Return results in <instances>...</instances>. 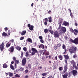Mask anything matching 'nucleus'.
I'll return each mask as SVG.
<instances>
[{"label": "nucleus", "instance_id": "nucleus-1", "mask_svg": "<svg viewBox=\"0 0 78 78\" xmlns=\"http://www.w3.org/2000/svg\"><path fill=\"white\" fill-rule=\"evenodd\" d=\"M77 50V48L76 47H72L71 48L69 49V51L71 55L73 53H74L75 54L73 55V58H77V55H76V51Z\"/></svg>", "mask_w": 78, "mask_h": 78}, {"label": "nucleus", "instance_id": "nucleus-2", "mask_svg": "<svg viewBox=\"0 0 78 78\" xmlns=\"http://www.w3.org/2000/svg\"><path fill=\"white\" fill-rule=\"evenodd\" d=\"M31 50L33 51L31 53V55H34L35 53H37V54H38L39 53V52H38V51H37V50L36 48H32Z\"/></svg>", "mask_w": 78, "mask_h": 78}, {"label": "nucleus", "instance_id": "nucleus-3", "mask_svg": "<svg viewBox=\"0 0 78 78\" xmlns=\"http://www.w3.org/2000/svg\"><path fill=\"white\" fill-rule=\"evenodd\" d=\"M66 28L64 27H62L59 30L60 33H65L66 32Z\"/></svg>", "mask_w": 78, "mask_h": 78}, {"label": "nucleus", "instance_id": "nucleus-4", "mask_svg": "<svg viewBox=\"0 0 78 78\" xmlns=\"http://www.w3.org/2000/svg\"><path fill=\"white\" fill-rule=\"evenodd\" d=\"M53 35L55 38H56V37H59V34L56 31L54 32Z\"/></svg>", "mask_w": 78, "mask_h": 78}, {"label": "nucleus", "instance_id": "nucleus-5", "mask_svg": "<svg viewBox=\"0 0 78 78\" xmlns=\"http://www.w3.org/2000/svg\"><path fill=\"white\" fill-rule=\"evenodd\" d=\"M27 27L29 28V30L31 31H33V28H34V26L33 25H31L29 23L28 24Z\"/></svg>", "mask_w": 78, "mask_h": 78}, {"label": "nucleus", "instance_id": "nucleus-6", "mask_svg": "<svg viewBox=\"0 0 78 78\" xmlns=\"http://www.w3.org/2000/svg\"><path fill=\"white\" fill-rule=\"evenodd\" d=\"M4 46L5 44L3 43V42H2V43L0 45V49L1 51H3V49H4Z\"/></svg>", "mask_w": 78, "mask_h": 78}, {"label": "nucleus", "instance_id": "nucleus-7", "mask_svg": "<svg viewBox=\"0 0 78 78\" xmlns=\"http://www.w3.org/2000/svg\"><path fill=\"white\" fill-rule=\"evenodd\" d=\"M4 46L5 44L3 43V42H2V43L0 45V49L1 51H3V49H4Z\"/></svg>", "mask_w": 78, "mask_h": 78}, {"label": "nucleus", "instance_id": "nucleus-8", "mask_svg": "<svg viewBox=\"0 0 78 78\" xmlns=\"http://www.w3.org/2000/svg\"><path fill=\"white\" fill-rule=\"evenodd\" d=\"M22 66H24L26 64L27 62V58H23L22 60Z\"/></svg>", "mask_w": 78, "mask_h": 78}, {"label": "nucleus", "instance_id": "nucleus-9", "mask_svg": "<svg viewBox=\"0 0 78 78\" xmlns=\"http://www.w3.org/2000/svg\"><path fill=\"white\" fill-rule=\"evenodd\" d=\"M14 47L13 46H11L8 49V51L11 53H12V52L14 51Z\"/></svg>", "mask_w": 78, "mask_h": 78}, {"label": "nucleus", "instance_id": "nucleus-10", "mask_svg": "<svg viewBox=\"0 0 78 78\" xmlns=\"http://www.w3.org/2000/svg\"><path fill=\"white\" fill-rule=\"evenodd\" d=\"M77 70H73L72 71V73L73 76H76L77 75Z\"/></svg>", "mask_w": 78, "mask_h": 78}, {"label": "nucleus", "instance_id": "nucleus-11", "mask_svg": "<svg viewBox=\"0 0 78 78\" xmlns=\"http://www.w3.org/2000/svg\"><path fill=\"white\" fill-rule=\"evenodd\" d=\"M49 27L50 30V29H48L49 32V33H50L51 34H53V33L54 32H53V30H52V27H51V26H50Z\"/></svg>", "mask_w": 78, "mask_h": 78}, {"label": "nucleus", "instance_id": "nucleus-12", "mask_svg": "<svg viewBox=\"0 0 78 78\" xmlns=\"http://www.w3.org/2000/svg\"><path fill=\"white\" fill-rule=\"evenodd\" d=\"M62 25H64L67 27H68L69 26V23L66 21H64L63 22V23L62 24Z\"/></svg>", "mask_w": 78, "mask_h": 78}, {"label": "nucleus", "instance_id": "nucleus-13", "mask_svg": "<svg viewBox=\"0 0 78 78\" xmlns=\"http://www.w3.org/2000/svg\"><path fill=\"white\" fill-rule=\"evenodd\" d=\"M67 65L66 64L64 66V69L63 73H66L67 72Z\"/></svg>", "mask_w": 78, "mask_h": 78}, {"label": "nucleus", "instance_id": "nucleus-14", "mask_svg": "<svg viewBox=\"0 0 78 78\" xmlns=\"http://www.w3.org/2000/svg\"><path fill=\"white\" fill-rule=\"evenodd\" d=\"M44 20V24L45 25H47V22H48V18H46L45 19H43V20Z\"/></svg>", "mask_w": 78, "mask_h": 78}, {"label": "nucleus", "instance_id": "nucleus-15", "mask_svg": "<svg viewBox=\"0 0 78 78\" xmlns=\"http://www.w3.org/2000/svg\"><path fill=\"white\" fill-rule=\"evenodd\" d=\"M74 34L75 35V36H77V34H78V30L76 29H74Z\"/></svg>", "mask_w": 78, "mask_h": 78}, {"label": "nucleus", "instance_id": "nucleus-16", "mask_svg": "<svg viewBox=\"0 0 78 78\" xmlns=\"http://www.w3.org/2000/svg\"><path fill=\"white\" fill-rule=\"evenodd\" d=\"M74 43L75 44H78V38H76L74 39Z\"/></svg>", "mask_w": 78, "mask_h": 78}, {"label": "nucleus", "instance_id": "nucleus-17", "mask_svg": "<svg viewBox=\"0 0 78 78\" xmlns=\"http://www.w3.org/2000/svg\"><path fill=\"white\" fill-rule=\"evenodd\" d=\"M64 56L65 59H67V60L69 59V56L68 55H64Z\"/></svg>", "mask_w": 78, "mask_h": 78}, {"label": "nucleus", "instance_id": "nucleus-18", "mask_svg": "<svg viewBox=\"0 0 78 78\" xmlns=\"http://www.w3.org/2000/svg\"><path fill=\"white\" fill-rule=\"evenodd\" d=\"M38 47L39 48H41L44 49V45L43 44H41L40 45H38Z\"/></svg>", "mask_w": 78, "mask_h": 78}, {"label": "nucleus", "instance_id": "nucleus-19", "mask_svg": "<svg viewBox=\"0 0 78 78\" xmlns=\"http://www.w3.org/2000/svg\"><path fill=\"white\" fill-rule=\"evenodd\" d=\"M73 67H74L76 70H78V68L77 67V66H76V63H74L73 64Z\"/></svg>", "mask_w": 78, "mask_h": 78}, {"label": "nucleus", "instance_id": "nucleus-20", "mask_svg": "<svg viewBox=\"0 0 78 78\" xmlns=\"http://www.w3.org/2000/svg\"><path fill=\"white\" fill-rule=\"evenodd\" d=\"M6 48H8L11 46V44L9 43V42H8L6 45Z\"/></svg>", "mask_w": 78, "mask_h": 78}, {"label": "nucleus", "instance_id": "nucleus-21", "mask_svg": "<svg viewBox=\"0 0 78 78\" xmlns=\"http://www.w3.org/2000/svg\"><path fill=\"white\" fill-rule=\"evenodd\" d=\"M16 48L18 51H20V50H21V47H20V46H18L16 47Z\"/></svg>", "mask_w": 78, "mask_h": 78}, {"label": "nucleus", "instance_id": "nucleus-22", "mask_svg": "<svg viewBox=\"0 0 78 78\" xmlns=\"http://www.w3.org/2000/svg\"><path fill=\"white\" fill-rule=\"evenodd\" d=\"M27 42H30V43H32V42H33L32 40L30 38H27Z\"/></svg>", "mask_w": 78, "mask_h": 78}, {"label": "nucleus", "instance_id": "nucleus-23", "mask_svg": "<svg viewBox=\"0 0 78 78\" xmlns=\"http://www.w3.org/2000/svg\"><path fill=\"white\" fill-rule=\"evenodd\" d=\"M58 58H59L60 60H61V61H62V60L63 59V57H62V56L61 55L58 56Z\"/></svg>", "mask_w": 78, "mask_h": 78}, {"label": "nucleus", "instance_id": "nucleus-24", "mask_svg": "<svg viewBox=\"0 0 78 78\" xmlns=\"http://www.w3.org/2000/svg\"><path fill=\"white\" fill-rule=\"evenodd\" d=\"M68 75V74H66V73H65L63 76V78H67Z\"/></svg>", "mask_w": 78, "mask_h": 78}, {"label": "nucleus", "instance_id": "nucleus-25", "mask_svg": "<svg viewBox=\"0 0 78 78\" xmlns=\"http://www.w3.org/2000/svg\"><path fill=\"white\" fill-rule=\"evenodd\" d=\"M26 34V30H23L22 31V33L21 34L22 36H23V35H25Z\"/></svg>", "mask_w": 78, "mask_h": 78}, {"label": "nucleus", "instance_id": "nucleus-26", "mask_svg": "<svg viewBox=\"0 0 78 78\" xmlns=\"http://www.w3.org/2000/svg\"><path fill=\"white\" fill-rule=\"evenodd\" d=\"M48 19L49 20L48 21L50 23H51V22H52V19L51 18V16L48 17Z\"/></svg>", "mask_w": 78, "mask_h": 78}, {"label": "nucleus", "instance_id": "nucleus-27", "mask_svg": "<svg viewBox=\"0 0 78 78\" xmlns=\"http://www.w3.org/2000/svg\"><path fill=\"white\" fill-rule=\"evenodd\" d=\"M54 48L55 50H58V47L56 45H55L54 47Z\"/></svg>", "mask_w": 78, "mask_h": 78}, {"label": "nucleus", "instance_id": "nucleus-28", "mask_svg": "<svg viewBox=\"0 0 78 78\" xmlns=\"http://www.w3.org/2000/svg\"><path fill=\"white\" fill-rule=\"evenodd\" d=\"M47 73H43L41 75H42L43 76H46L47 75Z\"/></svg>", "mask_w": 78, "mask_h": 78}, {"label": "nucleus", "instance_id": "nucleus-29", "mask_svg": "<svg viewBox=\"0 0 78 78\" xmlns=\"http://www.w3.org/2000/svg\"><path fill=\"white\" fill-rule=\"evenodd\" d=\"M62 48L64 50L65 49H66V45L64 44H63L62 46Z\"/></svg>", "mask_w": 78, "mask_h": 78}, {"label": "nucleus", "instance_id": "nucleus-30", "mask_svg": "<svg viewBox=\"0 0 78 78\" xmlns=\"http://www.w3.org/2000/svg\"><path fill=\"white\" fill-rule=\"evenodd\" d=\"M44 55L45 56H47V55H50V53L48 51H46L44 53Z\"/></svg>", "mask_w": 78, "mask_h": 78}, {"label": "nucleus", "instance_id": "nucleus-31", "mask_svg": "<svg viewBox=\"0 0 78 78\" xmlns=\"http://www.w3.org/2000/svg\"><path fill=\"white\" fill-rule=\"evenodd\" d=\"M10 68L11 69H12V70H14V66H13L12 64H10Z\"/></svg>", "mask_w": 78, "mask_h": 78}, {"label": "nucleus", "instance_id": "nucleus-32", "mask_svg": "<svg viewBox=\"0 0 78 78\" xmlns=\"http://www.w3.org/2000/svg\"><path fill=\"white\" fill-rule=\"evenodd\" d=\"M44 32L45 33H47L48 32V30L47 29H44Z\"/></svg>", "mask_w": 78, "mask_h": 78}, {"label": "nucleus", "instance_id": "nucleus-33", "mask_svg": "<svg viewBox=\"0 0 78 78\" xmlns=\"http://www.w3.org/2000/svg\"><path fill=\"white\" fill-rule=\"evenodd\" d=\"M70 30L71 33H74V30H73L72 27L70 28Z\"/></svg>", "mask_w": 78, "mask_h": 78}, {"label": "nucleus", "instance_id": "nucleus-34", "mask_svg": "<svg viewBox=\"0 0 78 78\" xmlns=\"http://www.w3.org/2000/svg\"><path fill=\"white\" fill-rule=\"evenodd\" d=\"M19 70L21 72H22L24 70V68H22V67H21L19 69Z\"/></svg>", "mask_w": 78, "mask_h": 78}, {"label": "nucleus", "instance_id": "nucleus-35", "mask_svg": "<svg viewBox=\"0 0 78 78\" xmlns=\"http://www.w3.org/2000/svg\"><path fill=\"white\" fill-rule=\"evenodd\" d=\"M62 23V20H61L58 21V24L60 25L61 23Z\"/></svg>", "mask_w": 78, "mask_h": 78}, {"label": "nucleus", "instance_id": "nucleus-36", "mask_svg": "<svg viewBox=\"0 0 78 78\" xmlns=\"http://www.w3.org/2000/svg\"><path fill=\"white\" fill-rule=\"evenodd\" d=\"M2 35L3 36H7V34L5 32H3L2 34Z\"/></svg>", "mask_w": 78, "mask_h": 78}, {"label": "nucleus", "instance_id": "nucleus-37", "mask_svg": "<svg viewBox=\"0 0 78 78\" xmlns=\"http://www.w3.org/2000/svg\"><path fill=\"white\" fill-rule=\"evenodd\" d=\"M69 41H70V42H72L73 43H74V42H75V40H73V39H72V38H70Z\"/></svg>", "mask_w": 78, "mask_h": 78}, {"label": "nucleus", "instance_id": "nucleus-38", "mask_svg": "<svg viewBox=\"0 0 78 78\" xmlns=\"http://www.w3.org/2000/svg\"><path fill=\"white\" fill-rule=\"evenodd\" d=\"M9 76H13V73H9Z\"/></svg>", "mask_w": 78, "mask_h": 78}, {"label": "nucleus", "instance_id": "nucleus-39", "mask_svg": "<svg viewBox=\"0 0 78 78\" xmlns=\"http://www.w3.org/2000/svg\"><path fill=\"white\" fill-rule=\"evenodd\" d=\"M29 52H27L26 53L25 56H26V57H28V56H29V54H28Z\"/></svg>", "mask_w": 78, "mask_h": 78}, {"label": "nucleus", "instance_id": "nucleus-40", "mask_svg": "<svg viewBox=\"0 0 78 78\" xmlns=\"http://www.w3.org/2000/svg\"><path fill=\"white\" fill-rule=\"evenodd\" d=\"M61 24H60L59 25L58 27V30H60L61 28Z\"/></svg>", "mask_w": 78, "mask_h": 78}, {"label": "nucleus", "instance_id": "nucleus-41", "mask_svg": "<svg viewBox=\"0 0 78 78\" xmlns=\"http://www.w3.org/2000/svg\"><path fill=\"white\" fill-rule=\"evenodd\" d=\"M57 46L58 47H61V44L60 43H58L57 44Z\"/></svg>", "mask_w": 78, "mask_h": 78}, {"label": "nucleus", "instance_id": "nucleus-42", "mask_svg": "<svg viewBox=\"0 0 78 78\" xmlns=\"http://www.w3.org/2000/svg\"><path fill=\"white\" fill-rule=\"evenodd\" d=\"M70 62L71 64H74L75 63V61L74 60H72L70 61Z\"/></svg>", "mask_w": 78, "mask_h": 78}, {"label": "nucleus", "instance_id": "nucleus-43", "mask_svg": "<svg viewBox=\"0 0 78 78\" xmlns=\"http://www.w3.org/2000/svg\"><path fill=\"white\" fill-rule=\"evenodd\" d=\"M15 76L19 78V77H20V75H19L18 74H16L15 75Z\"/></svg>", "mask_w": 78, "mask_h": 78}, {"label": "nucleus", "instance_id": "nucleus-44", "mask_svg": "<svg viewBox=\"0 0 78 78\" xmlns=\"http://www.w3.org/2000/svg\"><path fill=\"white\" fill-rule=\"evenodd\" d=\"M3 67L4 68H6L7 67V65L6 64H4Z\"/></svg>", "mask_w": 78, "mask_h": 78}, {"label": "nucleus", "instance_id": "nucleus-45", "mask_svg": "<svg viewBox=\"0 0 78 78\" xmlns=\"http://www.w3.org/2000/svg\"><path fill=\"white\" fill-rule=\"evenodd\" d=\"M10 42L11 43H14V40L12 39L10 41Z\"/></svg>", "mask_w": 78, "mask_h": 78}, {"label": "nucleus", "instance_id": "nucleus-46", "mask_svg": "<svg viewBox=\"0 0 78 78\" xmlns=\"http://www.w3.org/2000/svg\"><path fill=\"white\" fill-rule=\"evenodd\" d=\"M40 42L41 43H42V44H44V40L42 39L40 40Z\"/></svg>", "mask_w": 78, "mask_h": 78}, {"label": "nucleus", "instance_id": "nucleus-47", "mask_svg": "<svg viewBox=\"0 0 78 78\" xmlns=\"http://www.w3.org/2000/svg\"><path fill=\"white\" fill-rule=\"evenodd\" d=\"M12 59L14 61H15L16 60V58L15 57H13L12 58Z\"/></svg>", "mask_w": 78, "mask_h": 78}, {"label": "nucleus", "instance_id": "nucleus-48", "mask_svg": "<svg viewBox=\"0 0 78 78\" xmlns=\"http://www.w3.org/2000/svg\"><path fill=\"white\" fill-rule=\"evenodd\" d=\"M23 50L25 51H27V48L24 47L23 48Z\"/></svg>", "mask_w": 78, "mask_h": 78}, {"label": "nucleus", "instance_id": "nucleus-49", "mask_svg": "<svg viewBox=\"0 0 78 78\" xmlns=\"http://www.w3.org/2000/svg\"><path fill=\"white\" fill-rule=\"evenodd\" d=\"M63 70V68L62 67H60L59 68V70L61 71V70Z\"/></svg>", "mask_w": 78, "mask_h": 78}, {"label": "nucleus", "instance_id": "nucleus-50", "mask_svg": "<svg viewBox=\"0 0 78 78\" xmlns=\"http://www.w3.org/2000/svg\"><path fill=\"white\" fill-rule=\"evenodd\" d=\"M15 62L16 64H19V60H16L15 61Z\"/></svg>", "mask_w": 78, "mask_h": 78}, {"label": "nucleus", "instance_id": "nucleus-51", "mask_svg": "<svg viewBox=\"0 0 78 78\" xmlns=\"http://www.w3.org/2000/svg\"><path fill=\"white\" fill-rule=\"evenodd\" d=\"M70 15L71 17H72V18H73V14L72 13V12H71Z\"/></svg>", "mask_w": 78, "mask_h": 78}, {"label": "nucleus", "instance_id": "nucleus-52", "mask_svg": "<svg viewBox=\"0 0 78 78\" xmlns=\"http://www.w3.org/2000/svg\"><path fill=\"white\" fill-rule=\"evenodd\" d=\"M39 38L40 39H43V37H42L41 36H40L39 37Z\"/></svg>", "mask_w": 78, "mask_h": 78}, {"label": "nucleus", "instance_id": "nucleus-53", "mask_svg": "<svg viewBox=\"0 0 78 78\" xmlns=\"http://www.w3.org/2000/svg\"><path fill=\"white\" fill-rule=\"evenodd\" d=\"M21 58H22L23 56V52H22V51H21Z\"/></svg>", "mask_w": 78, "mask_h": 78}, {"label": "nucleus", "instance_id": "nucleus-54", "mask_svg": "<svg viewBox=\"0 0 78 78\" xmlns=\"http://www.w3.org/2000/svg\"><path fill=\"white\" fill-rule=\"evenodd\" d=\"M8 31V34L9 35H10V34H11V32L10 31V30H9Z\"/></svg>", "mask_w": 78, "mask_h": 78}, {"label": "nucleus", "instance_id": "nucleus-55", "mask_svg": "<svg viewBox=\"0 0 78 78\" xmlns=\"http://www.w3.org/2000/svg\"><path fill=\"white\" fill-rule=\"evenodd\" d=\"M24 39V37H22L20 38V40H23Z\"/></svg>", "mask_w": 78, "mask_h": 78}, {"label": "nucleus", "instance_id": "nucleus-56", "mask_svg": "<svg viewBox=\"0 0 78 78\" xmlns=\"http://www.w3.org/2000/svg\"><path fill=\"white\" fill-rule=\"evenodd\" d=\"M65 50V52L63 53V55H66V53L67 50L66 49H64Z\"/></svg>", "mask_w": 78, "mask_h": 78}, {"label": "nucleus", "instance_id": "nucleus-57", "mask_svg": "<svg viewBox=\"0 0 78 78\" xmlns=\"http://www.w3.org/2000/svg\"><path fill=\"white\" fill-rule=\"evenodd\" d=\"M48 13L49 14H51V11L49 10L48 12Z\"/></svg>", "mask_w": 78, "mask_h": 78}, {"label": "nucleus", "instance_id": "nucleus-58", "mask_svg": "<svg viewBox=\"0 0 78 78\" xmlns=\"http://www.w3.org/2000/svg\"><path fill=\"white\" fill-rule=\"evenodd\" d=\"M41 59L43 61H45V57L44 56L42 57L41 58Z\"/></svg>", "mask_w": 78, "mask_h": 78}, {"label": "nucleus", "instance_id": "nucleus-59", "mask_svg": "<svg viewBox=\"0 0 78 78\" xmlns=\"http://www.w3.org/2000/svg\"><path fill=\"white\" fill-rule=\"evenodd\" d=\"M25 73H28V70L26 69L25 71Z\"/></svg>", "mask_w": 78, "mask_h": 78}, {"label": "nucleus", "instance_id": "nucleus-60", "mask_svg": "<svg viewBox=\"0 0 78 78\" xmlns=\"http://www.w3.org/2000/svg\"><path fill=\"white\" fill-rule=\"evenodd\" d=\"M65 39H67V38H68V37L66 35L65 37H64Z\"/></svg>", "mask_w": 78, "mask_h": 78}, {"label": "nucleus", "instance_id": "nucleus-61", "mask_svg": "<svg viewBox=\"0 0 78 78\" xmlns=\"http://www.w3.org/2000/svg\"><path fill=\"white\" fill-rule=\"evenodd\" d=\"M28 76H29L28 75H26L24 76V78H28Z\"/></svg>", "mask_w": 78, "mask_h": 78}, {"label": "nucleus", "instance_id": "nucleus-62", "mask_svg": "<svg viewBox=\"0 0 78 78\" xmlns=\"http://www.w3.org/2000/svg\"><path fill=\"white\" fill-rule=\"evenodd\" d=\"M31 65L30 64H29L28 65V67H29V68H30V69H31Z\"/></svg>", "mask_w": 78, "mask_h": 78}, {"label": "nucleus", "instance_id": "nucleus-63", "mask_svg": "<svg viewBox=\"0 0 78 78\" xmlns=\"http://www.w3.org/2000/svg\"><path fill=\"white\" fill-rule=\"evenodd\" d=\"M75 26H77L78 25V23H75Z\"/></svg>", "mask_w": 78, "mask_h": 78}, {"label": "nucleus", "instance_id": "nucleus-64", "mask_svg": "<svg viewBox=\"0 0 78 78\" xmlns=\"http://www.w3.org/2000/svg\"><path fill=\"white\" fill-rule=\"evenodd\" d=\"M4 29L5 31H7L8 30V28L7 27L5 28Z\"/></svg>", "mask_w": 78, "mask_h": 78}]
</instances>
